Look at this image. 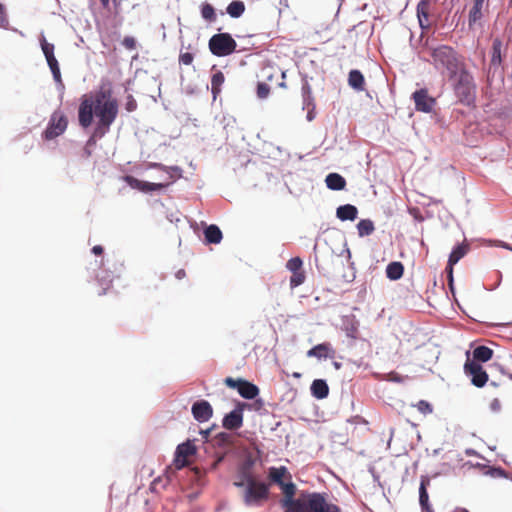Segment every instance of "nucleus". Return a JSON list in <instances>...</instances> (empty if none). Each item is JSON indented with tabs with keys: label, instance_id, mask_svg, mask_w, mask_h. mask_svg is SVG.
Here are the masks:
<instances>
[{
	"label": "nucleus",
	"instance_id": "nucleus-1",
	"mask_svg": "<svg viewBox=\"0 0 512 512\" xmlns=\"http://www.w3.org/2000/svg\"><path fill=\"white\" fill-rule=\"evenodd\" d=\"M118 112V101L112 97L110 91L101 90L82 96L78 108L79 125L83 129H87L93 124L94 117L96 118V125L87 141L88 146L95 145L98 139H101L110 131Z\"/></svg>",
	"mask_w": 512,
	"mask_h": 512
},
{
	"label": "nucleus",
	"instance_id": "nucleus-2",
	"mask_svg": "<svg viewBox=\"0 0 512 512\" xmlns=\"http://www.w3.org/2000/svg\"><path fill=\"white\" fill-rule=\"evenodd\" d=\"M268 480L281 489L283 497L280 503L284 512H341L339 506L329 502L325 494L302 493L295 498L297 487L292 482V475L285 466L270 467Z\"/></svg>",
	"mask_w": 512,
	"mask_h": 512
},
{
	"label": "nucleus",
	"instance_id": "nucleus-3",
	"mask_svg": "<svg viewBox=\"0 0 512 512\" xmlns=\"http://www.w3.org/2000/svg\"><path fill=\"white\" fill-rule=\"evenodd\" d=\"M431 57L436 69L446 71L450 78L461 71V62L454 49L447 45H440L431 51Z\"/></svg>",
	"mask_w": 512,
	"mask_h": 512
},
{
	"label": "nucleus",
	"instance_id": "nucleus-4",
	"mask_svg": "<svg viewBox=\"0 0 512 512\" xmlns=\"http://www.w3.org/2000/svg\"><path fill=\"white\" fill-rule=\"evenodd\" d=\"M269 482L265 483L256 479L246 485L242 495L244 504L249 507H260L268 501L270 497V484H273L270 480Z\"/></svg>",
	"mask_w": 512,
	"mask_h": 512
},
{
	"label": "nucleus",
	"instance_id": "nucleus-5",
	"mask_svg": "<svg viewBox=\"0 0 512 512\" xmlns=\"http://www.w3.org/2000/svg\"><path fill=\"white\" fill-rule=\"evenodd\" d=\"M458 79L454 85V92L459 101L464 104H471L474 100L475 85L473 77L465 70L458 72Z\"/></svg>",
	"mask_w": 512,
	"mask_h": 512
},
{
	"label": "nucleus",
	"instance_id": "nucleus-6",
	"mask_svg": "<svg viewBox=\"0 0 512 512\" xmlns=\"http://www.w3.org/2000/svg\"><path fill=\"white\" fill-rule=\"evenodd\" d=\"M209 49L211 53L218 57H224L232 54L237 47L236 41L229 33H218L209 40Z\"/></svg>",
	"mask_w": 512,
	"mask_h": 512
},
{
	"label": "nucleus",
	"instance_id": "nucleus-7",
	"mask_svg": "<svg viewBox=\"0 0 512 512\" xmlns=\"http://www.w3.org/2000/svg\"><path fill=\"white\" fill-rule=\"evenodd\" d=\"M67 117L61 111H55L50 118L47 128L43 133L46 140H52L63 134L67 128Z\"/></svg>",
	"mask_w": 512,
	"mask_h": 512
},
{
	"label": "nucleus",
	"instance_id": "nucleus-8",
	"mask_svg": "<svg viewBox=\"0 0 512 512\" xmlns=\"http://www.w3.org/2000/svg\"><path fill=\"white\" fill-rule=\"evenodd\" d=\"M224 383L229 388L237 389L238 393L245 399H254L259 394V388L255 384L241 378L227 377Z\"/></svg>",
	"mask_w": 512,
	"mask_h": 512
},
{
	"label": "nucleus",
	"instance_id": "nucleus-9",
	"mask_svg": "<svg viewBox=\"0 0 512 512\" xmlns=\"http://www.w3.org/2000/svg\"><path fill=\"white\" fill-rule=\"evenodd\" d=\"M464 371L468 377H470L471 383L481 388L488 382V374L480 363L476 361H466L464 365Z\"/></svg>",
	"mask_w": 512,
	"mask_h": 512
},
{
	"label": "nucleus",
	"instance_id": "nucleus-10",
	"mask_svg": "<svg viewBox=\"0 0 512 512\" xmlns=\"http://www.w3.org/2000/svg\"><path fill=\"white\" fill-rule=\"evenodd\" d=\"M124 180L133 189H137L142 192H151L167 187L171 182H173L174 179L173 176L168 173L167 181L165 183L146 182L130 175L125 176Z\"/></svg>",
	"mask_w": 512,
	"mask_h": 512
},
{
	"label": "nucleus",
	"instance_id": "nucleus-11",
	"mask_svg": "<svg viewBox=\"0 0 512 512\" xmlns=\"http://www.w3.org/2000/svg\"><path fill=\"white\" fill-rule=\"evenodd\" d=\"M247 407L246 403L238 402L236 408L228 413L222 421L225 429L236 430L243 425V410Z\"/></svg>",
	"mask_w": 512,
	"mask_h": 512
},
{
	"label": "nucleus",
	"instance_id": "nucleus-12",
	"mask_svg": "<svg viewBox=\"0 0 512 512\" xmlns=\"http://www.w3.org/2000/svg\"><path fill=\"white\" fill-rule=\"evenodd\" d=\"M412 98L414 100L415 108L417 111L429 113L435 104V100L428 95L427 89H420L415 91L412 94Z\"/></svg>",
	"mask_w": 512,
	"mask_h": 512
},
{
	"label": "nucleus",
	"instance_id": "nucleus-13",
	"mask_svg": "<svg viewBox=\"0 0 512 512\" xmlns=\"http://www.w3.org/2000/svg\"><path fill=\"white\" fill-rule=\"evenodd\" d=\"M193 417L199 422L208 421L213 415V409L210 403L206 400H200L192 405Z\"/></svg>",
	"mask_w": 512,
	"mask_h": 512
},
{
	"label": "nucleus",
	"instance_id": "nucleus-14",
	"mask_svg": "<svg viewBox=\"0 0 512 512\" xmlns=\"http://www.w3.org/2000/svg\"><path fill=\"white\" fill-rule=\"evenodd\" d=\"M335 354L334 349L331 347L330 343H321L307 352L308 357H316L318 359L321 358H333Z\"/></svg>",
	"mask_w": 512,
	"mask_h": 512
},
{
	"label": "nucleus",
	"instance_id": "nucleus-15",
	"mask_svg": "<svg viewBox=\"0 0 512 512\" xmlns=\"http://www.w3.org/2000/svg\"><path fill=\"white\" fill-rule=\"evenodd\" d=\"M429 11H430V1L429 0H420L417 4L416 12L419 20L420 27L423 29H427L430 26L429 23Z\"/></svg>",
	"mask_w": 512,
	"mask_h": 512
},
{
	"label": "nucleus",
	"instance_id": "nucleus-16",
	"mask_svg": "<svg viewBox=\"0 0 512 512\" xmlns=\"http://www.w3.org/2000/svg\"><path fill=\"white\" fill-rule=\"evenodd\" d=\"M485 0H473V6L469 11L468 25L473 28L483 18V6Z\"/></svg>",
	"mask_w": 512,
	"mask_h": 512
},
{
	"label": "nucleus",
	"instance_id": "nucleus-17",
	"mask_svg": "<svg viewBox=\"0 0 512 512\" xmlns=\"http://www.w3.org/2000/svg\"><path fill=\"white\" fill-rule=\"evenodd\" d=\"M255 480L256 478L251 472L250 468L248 466H242L239 469L236 480L234 481L233 484L238 488H244L250 482H253Z\"/></svg>",
	"mask_w": 512,
	"mask_h": 512
},
{
	"label": "nucleus",
	"instance_id": "nucleus-18",
	"mask_svg": "<svg viewBox=\"0 0 512 512\" xmlns=\"http://www.w3.org/2000/svg\"><path fill=\"white\" fill-rule=\"evenodd\" d=\"M357 214V208L351 204L339 206L336 210V216L342 221H353L357 218Z\"/></svg>",
	"mask_w": 512,
	"mask_h": 512
},
{
	"label": "nucleus",
	"instance_id": "nucleus-19",
	"mask_svg": "<svg viewBox=\"0 0 512 512\" xmlns=\"http://www.w3.org/2000/svg\"><path fill=\"white\" fill-rule=\"evenodd\" d=\"M430 484V480L426 476L421 477L419 487V503L423 510H430L429 495L427 492V486Z\"/></svg>",
	"mask_w": 512,
	"mask_h": 512
},
{
	"label": "nucleus",
	"instance_id": "nucleus-20",
	"mask_svg": "<svg viewBox=\"0 0 512 512\" xmlns=\"http://www.w3.org/2000/svg\"><path fill=\"white\" fill-rule=\"evenodd\" d=\"M502 50H503V42L500 38L496 37L493 39L492 48H491V65L492 66H500L502 63Z\"/></svg>",
	"mask_w": 512,
	"mask_h": 512
},
{
	"label": "nucleus",
	"instance_id": "nucleus-21",
	"mask_svg": "<svg viewBox=\"0 0 512 512\" xmlns=\"http://www.w3.org/2000/svg\"><path fill=\"white\" fill-rule=\"evenodd\" d=\"M327 187L331 190H343L346 187V180L338 173H330L325 178Z\"/></svg>",
	"mask_w": 512,
	"mask_h": 512
},
{
	"label": "nucleus",
	"instance_id": "nucleus-22",
	"mask_svg": "<svg viewBox=\"0 0 512 512\" xmlns=\"http://www.w3.org/2000/svg\"><path fill=\"white\" fill-rule=\"evenodd\" d=\"M311 393L317 399L326 398L329 394V387L322 379H316L312 382Z\"/></svg>",
	"mask_w": 512,
	"mask_h": 512
},
{
	"label": "nucleus",
	"instance_id": "nucleus-23",
	"mask_svg": "<svg viewBox=\"0 0 512 512\" xmlns=\"http://www.w3.org/2000/svg\"><path fill=\"white\" fill-rule=\"evenodd\" d=\"M493 350L487 346H477L474 350H473V360L472 361H476L477 363L479 362H487L489 361L492 356H493Z\"/></svg>",
	"mask_w": 512,
	"mask_h": 512
},
{
	"label": "nucleus",
	"instance_id": "nucleus-24",
	"mask_svg": "<svg viewBox=\"0 0 512 512\" xmlns=\"http://www.w3.org/2000/svg\"><path fill=\"white\" fill-rule=\"evenodd\" d=\"M404 266L401 262L394 261L387 265L386 276L390 280H398L403 276Z\"/></svg>",
	"mask_w": 512,
	"mask_h": 512
},
{
	"label": "nucleus",
	"instance_id": "nucleus-25",
	"mask_svg": "<svg viewBox=\"0 0 512 512\" xmlns=\"http://www.w3.org/2000/svg\"><path fill=\"white\" fill-rule=\"evenodd\" d=\"M349 85L358 90H364L365 80L363 74L359 70H351L348 77Z\"/></svg>",
	"mask_w": 512,
	"mask_h": 512
},
{
	"label": "nucleus",
	"instance_id": "nucleus-26",
	"mask_svg": "<svg viewBox=\"0 0 512 512\" xmlns=\"http://www.w3.org/2000/svg\"><path fill=\"white\" fill-rule=\"evenodd\" d=\"M205 239L208 243L218 244L222 240V232L216 225H210L204 230Z\"/></svg>",
	"mask_w": 512,
	"mask_h": 512
},
{
	"label": "nucleus",
	"instance_id": "nucleus-27",
	"mask_svg": "<svg viewBox=\"0 0 512 512\" xmlns=\"http://www.w3.org/2000/svg\"><path fill=\"white\" fill-rule=\"evenodd\" d=\"M41 48L47 60L48 66L51 67L57 65L58 61L54 55V45L48 43L46 39L43 37L41 40Z\"/></svg>",
	"mask_w": 512,
	"mask_h": 512
},
{
	"label": "nucleus",
	"instance_id": "nucleus-28",
	"mask_svg": "<svg viewBox=\"0 0 512 512\" xmlns=\"http://www.w3.org/2000/svg\"><path fill=\"white\" fill-rule=\"evenodd\" d=\"M225 81V76L221 71L215 72L211 77V93L216 99L221 92V86Z\"/></svg>",
	"mask_w": 512,
	"mask_h": 512
},
{
	"label": "nucleus",
	"instance_id": "nucleus-29",
	"mask_svg": "<svg viewBox=\"0 0 512 512\" xmlns=\"http://www.w3.org/2000/svg\"><path fill=\"white\" fill-rule=\"evenodd\" d=\"M303 109L312 107L315 108L314 98L312 96V89L310 84L305 81L302 85Z\"/></svg>",
	"mask_w": 512,
	"mask_h": 512
},
{
	"label": "nucleus",
	"instance_id": "nucleus-30",
	"mask_svg": "<svg viewBox=\"0 0 512 512\" xmlns=\"http://www.w3.org/2000/svg\"><path fill=\"white\" fill-rule=\"evenodd\" d=\"M468 252V246L461 244L456 246L449 256V266H454Z\"/></svg>",
	"mask_w": 512,
	"mask_h": 512
},
{
	"label": "nucleus",
	"instance_id": "nucleus-31",
	"mask_svg": "<svg viewBox=\"0 0 512 512\" xmlns=\"http://www.w3.org/2000/svg\"><path fill=\"white\" fill-rule=\"evenodd\" d=\"M358 235L360 237L371 235L374 230V224L370 219H362L357 224Z\"/></svg>",
	"mask_w": 512,
	"mask_h": 512
},
{
	"label": "nucleus",
	"instance_id": "nucleus-32",
	"mask_svg": "<svg viewBox=\"0 0 512 512\" xmlns=\"http://www.w3.org/2000/svg\"><path fill=\"white\" fill-rule=\"evenodd\" d=\"M195 453V447L190 444L189 442L183 443L177 447V459L176 461L179 462L180 458H183V463L185 462V459Z\"/></svg>",
	"mask_w": 512,
	"mask_h": 512
},
{
	"label": "nucleus",
	"instance_id": "nucleus-33",
	"mask_svg": "<svg viewBox=\"0 0 512 512\" xmlns=\"http://www.w3.org/2000/svg\"><path fill=\"white\" fill-rule=\"evenodd\" d=\"M244 11L245 5L242 1L235 0L227 6V13L233 18L240 17Z\"/></svg>",
	"mask_w": 512,
	"mask_h": 512
},
{
	"label": "nucleus",
	"instance_id": "nucleus-34",
	"mask_svg": "<svg viewBox=\"0 0 512 512\" xmlns=\"http://www.w3.org/2000/svg\"><path fill=\"white\" fill-rule=\"evenodd\" d=\"M201 15L208 22H213L216 20L215 9L209 3H203L201 5Z\"/></svg>",
	"mask_w": 512,
	"mask_h": 512
},
{
	"label": "nucleus",
	"instance_id": "nucleus-35",
	"mask_svg": "<svg viewBox=\"0 0 512 512\" xmlns=\"http://www.w3.org/2000/svg\"><path fill=\"white\" fill-rule=\"evenodd\" d=\"M305 278L306 276L303 269L298 270L297 272H293L290 278V287L295 288L302 285L305 281Z\"/></svg>",
	"mask_w": 512,
	"mask_h": 512
},
{
	"label": "nucleus",
	"instance_id": "nucleus-36",
	"mask_svg": "<svg viewBox=\"0 0 512 512\" xmlns=\"http://www.w3.org/2000/svg\"><path fill=\"white\" fill-rule=\"evenodd\" d=\"M303 266V261L300 257H294L288 260L286 267L287 269L293 273L297 272L298 270H301Z\"/></svg>",
	"mask_w": 512,
	"mask_h": 512
},
{
	"label": "nucleus",
	"instance_id": "nucleus-37",
	"mask_svg": "<svg viewBox=\"0 0 512 512\" xmlns=\"http://www.w3.org/2000/svg\"><path fill=\"white\" fill-rule=\"evenodd\" d=\"M415 406L423 415H427L433 412L432 405L425 400H420Z\"/></svg>",
	"mask_w": 512,
	"mask_h": 512
},
{
	"label": "nucleus",
	"instance_id": "nucleus-38",
	"mask_svg": "<svg viewBox=\"0 0 512 512\" xmlns=\"http://www.w3.org/2000/svg\"><path fill=\"white\" fill-rule=\"evenodd\" d=\"M216 442L220 446H226L232 444V436L228 433L221 432L216 436Z\"/></svg>",
	"mask_w": 512,
	"mask_h": 512
},
{
	"label": "nucleus",
	"instance_id": "nucleus-39",
	"mask_svg": "<svg viewBox=\"0 0 512 512\" xmlns=\"http://www.w3.org/2000/svg\"><path fill=\"white\" fill-rule=\"evenodd\" d=\"M194 60L193 53L190 52H182L179 55V64L181 65H191Z\"/></svg>",
	"mask_w": 512,
	"mask_h": 512
},
{
	"label": "nucleus",
	"instance_id": "nucleus-40",
	"mask_svg": "<svg viewBox=\"0 0 512 512\" xmlns=\"http://www.w3.org/2000/svg\"><path fill=\"white\" fill-rule=\"evenodd\" d=\"M270 93V87L266 83H258L257 96L261 99L266 98Z\"/></svg>",
	"mask_w": 512,
	"mask_h": 512
},
{
	"label": "nucleus",
	"instance_id": "nucleus-41",
	"mask_svg": "<svg viewBox=\"0 0 512 512\" xmlns=\"http://www.w3.org/2000/svg\"><path fill=\"white\" fill-rule=\"evenodd\" d=\"M125 108L128 112H133L137 109V102L132 95L127 96Z\"/></svg>",
	"mask_w": 512,
	"mask_h": 512
},
{
	"label": "nucleus",
	"instance_id": "nucleus-42",
	"mask_svg": "<svg viewBox=\"0 0 512 512\" xmlns=\"http://www.w3.org/2000/svg\"><path fill=\"white\" fill-rule=\"evenodd\" d=\"M8 18L6 15L5 7L2 3H0V27L6 28L8 25Z\"/></svg>",
	"mask_w": 512,
	"mask_h": 512
},
{
	"label": "nucleus",
	"instance_id": "nucleus-43",
	"mask_svg": "<svg viewBox=\"0 0 512 512\" xmlns=\"http://www.w3.org/2000/svg\"><path fill=\"white\" fill-rule=\"evenodd\" d=\"M122 44L128 50H133L136 48V40L131 36L124 37Z\"/></svg>",
	"mask_w": 512,
	"mask_h": 512
},
{
	"label": "nucleus",
	"instance_id": "nucleus-44",
	"mask_svg": "<svg viewBox=\"0 0 512 512\" xmlns=\"http://www.w3.org/2000/svg\"><path fill=\"white\" fill-rule=\"evenodd\" d=\"M52 74H53V78L54 80L57 82V83H60L62 84V78H61V72H60V68H59V64L55 65V66H51L49 67Z\"/></svg>",
	"mask_w": 512,
	"mask_h": 512
},
{
	"label": "nucleus",
	"instance_id": "nucleus-45",
	"mask_svg": "<svg viewBox=\"0 0 512 512\" xmlns=\"http://www.w3.org/2000/svg\"><path fill=\"white\" fill-rule=\"evenodd\" d=\"M52 74H53V78L54 80L57 82V83H60L62 84V78H61V72H60V68H59V64L55 65V66H51L49 67Z\"/></svg>",
	"mask_w": 512,
	"mask_h": 512
},
{
	"label": "nucleus",
	"instance_id": "nucleus-46",
	"mask_svg": "<svg viewBox=\"0 0 512 512\" xmlns=\"http://www.w3.org/2000/svg\"><path fill=\"white\" fill-rule=\"evenodd\" d=\"M490 409L492 412H499L501 410V403H500V400L497 399V398H494L491 402H490Z\"/></svg>",
	"mask_w": 512,
	"mask_h": 512
},
{
	"label": "nucleus",
	"instance_id": "nucleus-47",
	"mask_svg": "<svg viewBox=\"0 0 512 512\" xmlns=\"http://www.w3.org/2000/svg\"><path fill=\"white\" fill-rule=\"evenodd\" d=\"M154 166L159 168V169H162V170L166 171L167 173H168V170H172L174 172L181 173V169L179 167H177V166L169 167V168L164 166V165H162V164H155Z\"/></svg>",
	"mask_w": 512,
	"mask_h": 512
},
{
	"label": "nucleus",
	"instance_id": "nucleus-48",
	"mask_svg": "<svg viewBox=\"0 0 512 512\" xmlns=\"http://www.w3.org/2000/svg\"><path fill=\"white\" fill-rule=\"evenodd\" d=\"M446 270L448 272L449 284L452 285V282H453V266H449L448 265Z\"/></svg>",
	"mask_w": 512,
	"mask_h": 512
},
{
	"label": "nucleus",
	"instance_id": "nucleus-49",
	"mask_svg": "<svg viewBox=\"0 0 512 512\" xmlns=\"http://www.w3.org/2000/svg\"><path fill=\"white\" fill-rule=\"evenodd\" d=\"M103 247L100 246V245H95L93 248H92V252L95 254V255H101L103 253Z\"/></svg>",
	"mask_w": 512,
	"mask_h": 512
},
{
	"label": "nucleus",
	"instance_id": "nucleus-50",
	"mask_svg": "<svg viewBox=\"0 0 512 512\" xmlns=\"http://www.w3.org/2000/svg\"><path fill=\"white\" fill-rule=\"evenodd\" d=\"M186 276V272L184 269H180L176 272L177 279H183Z\"/></svg>",
	"mask_w": 512,
	"mask_h": 512
},
{
	"label": "nucleus",
	"instance_id": "nucleus-51",
	"mask_svg": "<svg viewBox=\"0 0 512 512\" xmlns=\"http://www.w3.org/2000/svg\"><path fill=\"white\" fill-rule=\"evenodd\" d=\"M306 109L308 110L307 118H308L309 121H311L314 118V116H313V110L314 109H312V107H309V108H306Z\"/></svg>",
	"mask_w": 512,
	"mask_h": 512
},
{
	"label": "nucleus",
	"instance_id": "nucleus-52",
	"mask_svg": "<svg viewBox=\"0 0 512 512\" xmlns=\"http://www.w3.org/2000/svg\"><path fill=\"white\" fill-rule=\"evenodd\" d=\"M453 512H470L466 508H456Z\"/></svg>",
	"mask_w": 512,
	"mask_h": 512
},
{
	"label": "nucleus",
	"instance_id": "nucleus-53",
	"mask_svg": "<svg viewBox=\"0 0 512 512\" xmlns=\"http://www.w3.org/2000/svg\"><path fill=\"white\" fill-rule=\"evenodd\" d=\"M100 1H101V3H102L104 6H106V5H108V3H109V1H110V0H100Z\"/></svg>",
	"mask_w": 512,
	"mask_h": 512
},
{
	"label": "nucleus",
	"instance_id": "nucleus-54",
	"mask_svg": "<svg viewBox=\"0 0 512 512\" xmlns=\"http://www.w3.org/2000/svg\"><path fill=\"white\" fill-rule=\"evenodd\" d=\"M209 435V431H205V437H207Z\"/></svg>",
	"mask_w": 512,
	"mask_h": 512
}]
</instances>
